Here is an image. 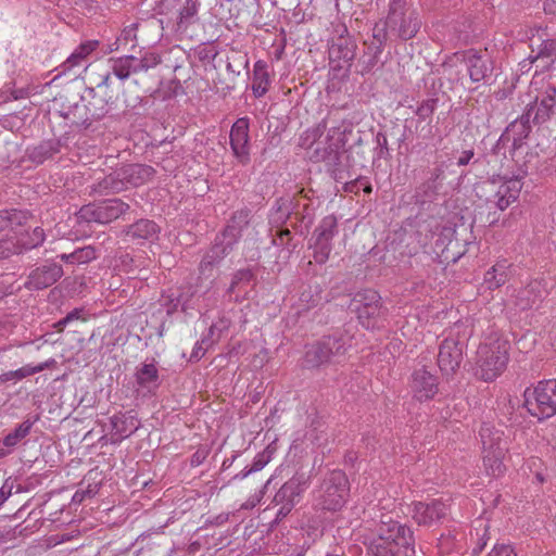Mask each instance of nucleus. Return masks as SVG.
Wrapping results in <instances>:
<instances>
[{
	"instance_id": "1",
	"label": "nucleus",
	"mask_w": 556,
	"mask_h": 556,
	"mask_svg": "<svg viewBox=\"0 0 556 556\" xmlns=\"http://www.w3.org/2000/svg\"><path fill=\"white\" fill-rule=\"evenodd\" d=\"M364 545L370 556H415L413 530L389 516H382Z\"/></svg>"
},
{
	"instance_id": "2",
	"label": "nucleus",
	"mask_w": 556,
	"mask_h": 556,
	"mask_svg": "<svg viewBox=\"0 0 556 556\" xmlns=\"http://www.w3.org/2000/svg\"><path fill=\"white\" fill-rule=\"evenodd\" d=\"M379 24L380 28L384 29L387 37L390 34L399 40L407 41L416 37L422 21L409 0H391L388 14Z\"/></svg>"
},
{
	"instance_id": "3",
	"label": "nucleus",
	"mask_w": 556,
	"mask_h": 556,
	"mask_svg": "<svg viewBox=\"0 0 556 556\" xmlns=\"http://www.w3.org/2000/svg\"><path fill=\"white\" fill-rule=\"evenodd\" d=\"M350 496V482L344 471L331 470L325 475L314 495V508L321 513H338Z\"/></svg>"
},
{
	"instance_id": "4",
	"label": "nucleus",
	"mask_w": 556,
	"mask_h": 556,
	"mask_svg": "<svg viewBox=\"0 0 556 556\" xmlns=\"http://www.w3.org/2000/svg\"><path fill=\"white\" fill-rule=\"evenodd\" d=\"M350 338L344 334L324 336L307 346L304 355L306 368H319L324 365L339 363L350 348Z\"/></svg>"
},
{
	"instance_id": "5",
	"label": "nucleus",
	"mask_w": 556,
	"mask_h": 556,
	"mask_svg": "<svg viewBox=\"0 0 556 556\" xmlns=\"http://www.w3.org/2000/svg\"><path fill=\"white\" fill-rule=\"evenodd\" d=\"M509 349V342L500 338L480 344L477 351L476 376L483 381L496 379L506 368Z\"/></svg>"
},
{
	"instance_id": "6",
	"label": "nucleus",
	"mask_w": 556,
	"mask_h": 556,
	"mask_svg": "<svg viewBox=\"0 0 556 556\" xmlns=\"http://www.w3.org/2000/svg\"><path fill=\"white\" fill-rule=\"evenodd\" d=\"M130 211V205L119 198H112L83 205L76 213V223L84 227L91 223L108 225Z\"/></svg>"
},
{
	"instance_id": "7",
	"label": "nucleus",
	"mask_w": 556,
	"mask_h": 556,
	"mask_svg": "<svg viewBox=\"0 0 556 556\" xmlns=\"http://www.w3.org/2000/svg\"><path fill=\"white\" fill-rule=\"evenodd\" d=\"M523 397V406L531 416L539 420L553 417L556 414V380H543L533 389L527 388Z\"/></svg>"
},
{
	"instance_id": "8",
	"label": "nucleus",
	"mask_w": 556,
	"mask_h": 556,
	"mask_svg": "<svg viewBox=\"0 0 556 556\" xmlns=\"http://www.w3.org/2000/svg\"><path fill=\"white\" fill-rule=\"evenodd\" d=\"M349 308L357 315L359 323L367 329L374 328L383 314L381 296L374 289L356 292L350 301Z\"/></svg>"
},
{
	"instance_id": "9",
	"label": "nucleus",
	"mask_w": 556,
	"mask_h": 556,
	"mask_svg": "<svg viewBox=\"0 0 556 556\" xmlns=\"http://www.w3.org/2000/svg\"><path fill=\"white\" fill-rule=\"evenodd\" d=\"M525 121H532L533 125L549 122L556 127V87L548 85L533 101L527 104L523 112Z\"/></svg>"
},
{
	"instance_id": "10",
	"label": "nucleus",
	"mask_w": 556,
	"mask_h": 556,
	"mask_svg": "<svg viewBox=\"0 0 556 556\" xmlns=\"http://www.w3.org/2000/svg\"><path fill=\"white\" fill-rule=\"evenodd\" d=\"M387 34L380 24L376 23L370 39L364 41V50L355 63V72L365 76L380 63L381 54L387 43Z\"/></svg>"
},
{
	"instance_id": "11",
	"label": "nucleus",
	"mask_w": 556,
	"mask_h": 556,
	"mask_svg": "<svg viewBox=\"0 0 556 556\" xmlns=\"http://www.w3.org/2000/svg\"><path fill=\"white\" fill-rule=\"evenodd\" d=\"M353 135L352 123L343 122L339 127H331L325 141H313L309 149L313 150L309 159L313 162H325L329 154H333L348 142V136Z\"/></svg>"
},
{
	"instance_id": "12",
	"label": "nucleus",
	"mask_w": 556,
	"mask_h": 556,
	"mask_svg": "<svg viewBox=\"0 0 556 556\" xmlns=\"http://www.w3.org/2000/svg\"><path fill=\"white\" fill-rule=\"evenodd\" d=\"M338 233V219L331 214L325 216L313 232L311 245L314 248L313 258L317 264H325L332 250V239Z\"/></svg>"
},
{
	"instance_id": "13",
	"label": "nucleus",
	"mask_w": 556,
	"mask_h": 556,
	"mask_svg": "<svg viewBox=\"0 0 556 556\" xmlns=\"http://www.w3.org/2000/svg\"><path fill=\"white\" fill-rule=\"evenodd\" d=\"M412 519L424 527H432L441 523L451 514V505L441 498L429 502H414L410 505Z\"/></svg>"
},
{
	"instance_id": "14",
	"label": "nucleus",
	"mask_w": 556,
	"mask_h": 556,
	"mask_svg": "<svg viewBox=\"0 0 556 556\" xmlns=\"http://www.w3.org/2000/svg\"><path fill=\"white\" fill-rule=\"evenodd\" d=\"M465 344L457 339L446 338L439 345L438 366L448 381L460 367Z\"/></svg>"
},
{
	"instance_id": "15",
	"label": "nucleus",
	"mask_w": 556,
	"mask_h": 556,
	"mask_svg": "<svg viewBox=\"0 0 556 556\" xmlns=\"http://www.w3.org/2000/svg\"><path fill=\"white\" fill-rule=\"evenodd\" d=\"M409 389L418 402H427L438 394L439 379L426 366L415 368L410 375Z\"/></svg>"
},
{
	"instance_id": "16",
	"label": "nucleus",
	"mask_w": 556,
	"mask_h": 556,
	"mask_svg": "<svg viewBox=\"0 0 556 556\" xmlns=\"http://www.w3.org/2000/svg\"><path fill=\"white\" fill-rule=\"evenodd\" d=\"M462 62L466 64L472 83L488 81L491 78L494 65L486 52L468 49L462 53Z\"/></svg>"
},
{
	"instance_id": "17",
	"label": "nucleus",
	"mask_w": 556,
	"mask_h": 556,
	"mask_svg": "<svg viewBox=\"0 0 556 556\" xmlns=\"http://www.w3.org/2000/svg\"><path fill=\"white\" fill-rule=\"evenodd\" d=\"M445 179V170L443 165H435L427 172L426 179L416 188L414 199L415 203L425 205L434 202L442 188Z\"/></svg>"
},
{
	"instance_id": "18",
	"label": "nucleus",
	"mask_w": 556,
	"mask_h": 556,
	"mask_svg": "<svg viewBox=\"0 0 556 556\" xmlns=\"http://www.w3.org/2000/svg\"><path fill=\"white\" fill-rule=\"evenodd\" d=\"M63 274L61 264L47 261L30 270L25 281V288L28 290L47 289L54 285Z\"/></svg>"
},
{
	"instance_id": "19",
	"label": "nucleus",
	"mask_w": 556,
	"mask_h": 556,
	"mask_svg": "<svg viewBox=\"0 0 556 556\" xmlns=\"http://www.w3.org/2000/svg\"><path fill=\"white\" fill-rule=\"evenodd\" d=\"M473 191L477 198L483 201L489 210L485 218H483V212H479V219L484 225H493L498 220L497 214V180L495 178L488 179L484 181L477 182Z\"/></svg>"
},
{
	"instance_id": "20",
	"label": "nucleus",
	"mask_w": 556,
	"mask_h": 556,
	"mask_svg": "<svg viewBox=\"0 0 556 556\" xmlns=\"http://www.w3.org/2000/svg\"><path fill=\"white\" fill-rule=\"evenodd\" d=\"M356 41L349 35H340L332 40L329 47L330 64H334L333 68H343L346 71L353 65L356 55Z\"/></svg>"
},
{
	"instance_id": "21",
	"label": "nucleus",
	"mask_w": 556,
	"mask_h": 556,
	"mask_svg": "<svg viewBox=\"0 0 556 556\" xmlns=\"http://www.w3.org/2000/svg\"><path fill=\"white\" fill-rule=\"evenodd\" d=\"M161 227L152 219L140 218L135 223L123 227L121 235L127 241L136 244H144L146 242H154L159 239Z\"/></svg>"
},
{
	"instance_id": "22",
	"label": "nucleus",
	"mask_w": 556,
	"mask_h": 556,
	"mask_svg": "<svg viewBox=\"0 0 556 556\" xmlns=\"http://www.w3.org/2000/svg\"><path fill=\"white\" fill-rule=\"evenodd\" d=\"M230 147L236 159L243 165L250 162L249 118H238L230 129Z\"/></svg>"
},
{
	"instance_id": "23",
	"label": "nucleus",
	"mask_w": 556,
	"mask_h": 556,
	"mask_svg": "<svg viewBox=\"0 0 556 556\" xmlns=\"http://www.w3.org/2000/svg\"><path fill=\"white\" fill-rule=\"evenodd\" d=\"M235 245L223 240L219 235H216L214 243L203 255L199 271L202 276L212 277L214 269L220 264V262L233 250Z\"/></svg>"
},
{
	"instance_id": "24",
	"label": "nucleus",
	"mask_w": 556,
	"mask_h": 556,
	"mask_svg": "<svg viewBox=\"0 0 556 556\" xmlns=\"http://www.w3.org/2000/svg\"><path fill=\"white\" fill-rule=\"evenodd\" d=\"M88 100L85 102L91 118L99 121L103 118L116 104L117 94L112 92H101L94 88L87 89Z\"/></svg>"
},
{
	"instance_id": "25",
	"label": "nucleus",
	"mask_w": 556,
	"mask_h": 556,
	"mask_svg": "<svg viewBox=\"0 0 556 556\" xmlns=\"http://www.w3.org/2000/svg\"><path fill=\"white\" fill-rule=\"evenodd\" d=\"M110 422L112 426V434L109 441L111 444L121 443L124 439L134 434L140 426L138 419L134 415H130V413L113 415L110 418Z\"/></svg>"
},
{
	"instance_id": "26",
	"label": "nucleus",
	"mask_w": 556,
	"mask_h": 556,
	"mask_svg": "<svg viewBox=\"0 0 556 556\" xmlns=\"http://www.w3.org/2000/svg\"><path fill=\"white\" fill-rule=\"evenodd\" d=\"M308 478L304 473H296L276 492L274 503L276 505H295V498L306 489Z\"/></svg>"
},
{
	"instance_id": "27",
	"label": "nucleus",
	"mask_w": 556,
	"mask_h": 556,
	"mask_svg": "<svg viewBox=\"0 0 556 556\" xmlns=\"http://www.w3.org/2000/svg\"><path fill=\"white\" fill-rule=\"evenodd\" d=\"M250 217L251 210L248 207L233 212L226 227L218 235L223 240H227L236 245L242 236L243 229L248 227Z\"/></svg>"
},
{
	"instance_id": "28",
	"label": "nucleus",
	"mask_w": 556,
	"mask_h": 556,
	"mask_svg": "<svg viewBox=\"0 0 556 556\" xmlns=\"http://www.w3.org/2000/svg\"><path fill=\"white\" fill-rule=\"evenodd\" d=\"M497 180V210H506L513 202H515L521 191L522 182L518 176L514 177H498Z\"/></svg>"
},
{
	"instance_id": "29",
	"label": "nucleus",
	"mask_w": 556,
	"mask_h": 556,
	"mask_svg": "<svg viewBox=\"0 0 556 556\" xmlns=\"http://www.w3.org/2000/svg\"><path fill=\"white\" fill-rule=\"evenodd\" d=\"M125 188L139 187L153 178L156 170L147 164H126L119 167Z\"/></svg>"
},
{
	"instance_id": "30",
	"label": "nucleus",
	"mask_w": 556,
	"mask_h": 556,
	"mask_svg": "<svg viewBox=\"0 0 556 556\" xmlns=\"http://www.w3.org/2000/svg\"><path fill=\"white\" fill-rule=\"evenodd\" d=\"M30 218L31 214L26 210H0V231L11 230L22 235Z\"/></svg>"
},
{
	"instance_id": "31",
	"label": "nucleus",
	"mask_w": 556,
	"mask_h": 556,
	"mask_svg": "<svg viewBox=\"0 0 556 556\" xmlns=\"http://www.w3.org/2000/svg\"><path fill=\"white\" fill-rule=\"evenodd\" d=\"M545 293L546 290L540 281H531L518 291L515 305L521 311L530 309L543 301Z\"/></svg>"
},
{
	"instance_id": "32",
	"label": "nucleus",
	"mask_w": 556,
	"mask_h": 556,
	"mask_svg": "<svg viewBox=\"0 0 556 556\" xmlns=\"http://www.w3.org/2000/svg\"><path fill=\"white\" fill-rule=\"evenodd\" d=\"M352 138L354 140L353 144L349 146L345 150L346 152V167L351 168H363L366 166L368 162L369 151L364 146L363 141V132L361 130H353L352 136H348V140Z\"/></svg>"
},
{
	"instance_id": "33",
	"label": "nucleus",
	"mask_w": 556,
	"mask_h": 556,
	"mask_svg": "<svg viewBox=\"0 0 556 556\" xmlns=\"http://www.w3.org/2000/svg\"><path fill=\"white\" fill-rule=\"evenodd\" d=\"M556 61V40H543L535 51L532 49L531 62H535V74L545 72L552 67Z\"/></svg>"
},
{
	"instance_id": "34",
	"label": "nucleus",
	"mask_w": 556,
	"mask_h": 556,
	"mask_svg": "<svg viewBox=\"0 0 556 556\" xmlns=\"http://www.w3.org/2000/svg\"><path fill=\"white\" fill-rule=\"evenodd\" d=\"M467 228L460 226L455 237L450 242L443 247V249L439 250L438 256L441 258V262L444 263H456L466 252H467V238H460L462 232H466Z\"/></svg>"
},
{
	"instance_id": "35",
	"label": "nucleus",
	"mask_w": 556,
	"mask_h": 556,
	"mask_svg": "<svg viewBox=\"0 0 556 556\" xmlns=\"http://www.w3.org/2000/svg\"><path fill=\"white\" fill-rule=\"evenodd\" d=\"M135 379L140 388L149 391L159 387L160 376L154 358H152L151 363H144L136 369Z\"/></svg>"
},
{
	"instance_id": "36",
	"label": "nucleus",
	"mask_w": 556,
	"mask_h": 556,
	"mask_svg": "<svg viewBox=\"0 0 556 556\" xmlns=\"http://www.w3.org/2000/svg\"><path fill=\"white\" fill-rule=\"evenodd\" d=\"M125 185L122 179V173L119 167L114 169L109 175L104 176L102 179L98 180L92 185V192L99 194H110V193H118L124 191Z\"/></svg>"
},
{
	"instance_id": "37",
	"label": "nucleus",
	"mask_w": 556,
	"mask_h": 556,
	"mask_svg": "<svg viewBox=\"0 0 556 556\" xmlns=\"http://www.w3.org/2000/svg\"><path fill=\"white\" fill-rule=\"evenodd\" d=\"M110 70L119 80L129 78L131 74H137L136 56L124 55L109 59Z\"/></svg>"
},
{
	"instance_id": "38",
	"label": "nucleus",
	"mask_w": 556,
	"mask_h": 556,
	"mask_svg": "<svg viewBox=\"0 0 556 556\" xmlns=\"http://www.w3.org/2000/svg\"><path fill=\"white\" fill-rule=\"evenodd\" d=\"M61 143L56 139L41 141L28 150V157L31 162L42 164L46 160L60 152Z\"/></svg>"
},
{
	"instance_id": "39",
	"label": "nucleus",
	"mask_w": 556,
	"mask_h": 556,
	"mask_svg": "<svg viewBox=\"0 0 556 556\" xmlns=\"http://www.w3.org/2000/svg\"><path fill=\"white\" fill-rule=\"evenodd\" d=\"M81 103H76L65 113H63V117L67 119L73 126L83 127L84 129H88L93 118L90 116V112L87 110L85 105L86 98L83 97Z\"/></svg>"
},
{
	"instance_id": "40",
	"label": "nucleus",
	"mask_w": 556,
	"mask_h": 556,
	"mask_svg": "<svg viewBox=\"0 0 556 556\" xmlns=\"http://www.w3.org/2000/svg\"><path fill=\"white\" fill-rule=\"evenodd\" d=\"M506 446H495L494 450L483 451V464L489 476H500L504 470L503 458Z\"/></svg>"
},
{
	"instance_id": "41",
	"label": "nucleus",
	"mask_w": 556,
	"mask_h": 556,
	"mask_svg": "<svg viewBox=\"0 0 556 556\" xmlns=\"http://www.w3.org/2000/svg\"><path fill=\"white\" fill-rule=\"evenodd\" d=\"M199 2L198 0H186L179 10V16L176 23L177 31H186L190 25L199 21L198 17Z\"/></svg>"
},
{
	"instance_id": "42",
	"label": "nucleus",
	"mask_w": 556,
	"mask_h": 556,
	"mask_svg": "<svg viewBox=\"0 0 556 556\" xmlns=\"http://www.w3.org/2000/svg\"><path fill=\"white\" fill-rule=\"evenodd\" d=\"M507 261L497 262L484 275V281L489 289H496L505 285L509 277Z\"/></svg>"
},
{
	"instance_id": "43",
	"label": "nucleus",
	"mask_w": 556,
	"mask_h": 556,
	"mask_svg": "<svg viewBox=\"0 0 556 556\" xmlns=\"http://www.w3.org/2000/svg\"><path fill=\"white\" fill-rule=\"evenodd\" d=\"M20 236L15 242L21 249V254L42 245L46 240V231L39 226L35 227L31 231L24 229Z\"/></svg>"
},
{
	"instance_id": "44",
	"label": "nucleus",
	"mask_w": 556,
	"mask_h": 556,
	"mask_svg": "<svg viewBox=\"0 0 556 556\" xmlns=\"http://www.w3.org/2000/svg\"><path fill=\"white\" fill-rule=\"evenodd\" d=\"M269 86V74L267 64L264 61H257L253 68L252 91L255 98L263 97Z\"/></svg>"
},
{
	"instance_id": "45",
	"label": "nucleus",
	"mask_w": 556,
	"mask_h": 556,
	"mask_svg": "<svg viewBox=\"0 0 556 556\" xmlns=\"http://www.w3.org/2000/svg\"><path fill=\"white\" fill-rule=\"evenodd\" d=\"M67 264H87L97 258V251L91 245L78 248L72 253H62L56 256Z\"/></svg>"
},
{
	"instance_id": "46",
	"label": "nucleus",
	"mask_w": 556,
	"mask_h": 556,
	"mask_svg": "<svg viewBox=\"0 0 556 556\" xmlns=\"http://www.w3.org/2000/svg\"><path fill=\"white\" fill-rule=\"evenodd\" d=\"M483 451L494 450L495 446H506L498 430L489 424H483L479 431Z\"/></svg>"
},
{
	"instance_id": "47",
	"label": "nucleus",
	"mask_w": 556,
	"mask_h": 556,
	"mask_svg": "<svg viewBox=\"0 0 556 556\" xmlns=\"http://www.w3.org/2000/svg\"><path fill=\"white\" fill-rule=\"evenodd\" d=\"M532 121H525L523 114L509 124L507 131H511L514 134V148H519L522 144V141L529 137L532 130Z\"/></svg>"
},
{
	"instance_id": "48",
	"label": "nucleus",
	"mask_w": 556,
	"mask_h": 556,
	"mask_svg": "<svg viewBox=\"0 0 556 556\" xmlns=\"http://www.w3.org/2000/svg\"><path fill=\"white\" fill-rule=\"evenodd\" d=\"M38 420V417H36L34 420L27 418L23 422H21L13 431L8 433L3 438V444L8 448H13L21 442L23 439H25L29 433L34 426V424Z\"/></svg>"
},
{
	"instance_id": "49",
	"label": "nucleus",
	"mask_w": 556,
	"mask_h": 556,
	"mask_svg": "<svg viewBox=\"0 0 556 556\" xmlns=\"http://www.w3.org/2000/svg\"><path fill=\"white\" fill-rule=\"evenodd\" d=\"M49 367V363L48 362H45V363H41L37 366H30V365H26L24 367H21L16 370H10V371H7V372H3L0 375V381L1 382H8V381H11V380H15V381H18V380H22L28 376H31V375H35L37 372H40L42 370H45L46 368Z\"/></svg>"
},
{
	"instance_id": "50",
	"label": "nucleus",
	"mask_w": 556,
	"mask_h": 556,
	"mask_svg": "<svg viewBox=\"0 0 556 556\" xmlns=\"http://www.w3.org/2000/svg\"><path fill=\"white\" fill-rule=\"evenodd\" d=\"M328 168V170L331 173V176L337 181H342L345 179V174H349L346 172V166H343L341 163V156L340 152H336L333 154H329L328 160L324 162ZM351 177V175H348V178Z\"/></svg>"
},
{
	"instance_id": "51",
	"label": "nucleus",
	"mask_w": 556,
	"mask_h": 556,
	"mask_svg": "<svg viewBox=\"0 0 556 556\" xmlns=\"http://www.w3.org/2000/svg\"><path fill=\"white\" fill-rule=\"evenodd\" d=\"M275 222L286 224L293 214V202L288 198H279L275 202Z\"/></svg>"
},
{
	"instance_id": "52",
	"label": "nucleus",
	"mask_w": 556,
	"mask_h": 556,
	"mask_svg": "<svg viewBox=\"0 0 556 556\" xmlns=\"http://www.w3.org/2000/svg\"><path fill=\"white\" fill-rule=\"evenodd\" d=\"M254 279V273L250 268L239 269L237 270L233 276L231 283L227 290L228 293H233L238 289H240L241 286L249 285Z\"/></svg>"
},
{
	"instance_id": "53",
	"label": "nucleus",
	"mask_w": 556,
	"mask_h": 556,
	"mask_svg": "<svg viewBox=\"0 0 556 556\" xmlns=\"http://www.w3.org/2000/svg\"><path fill=\"white\" fill-rule=\"evenodd\" d=\"M438 102L439 99L433 97L422 100L415 111L418 121L424 122L430 118L438 106Z\"/></svg>"
},
{
	"instance_id": "54",
	"label": "nucleus",
	"mask_w": 556,
	"mask_h": 556,
	"mask_svg": "<svg viewBox=\"0 0 556 556\" xmlns=\"http://www.w3.org/2000/svg\"><path fill=\"white\" fill-rule=\"evenodd\" d=\"M458 229L459 227L452 225H446L441 228L434 241V251L437 254L439 250L443 249L446 242H450L453 239V237H455V233L457 232Z\"/></svg>"
},
{
	"instance_id": "55",
	"label": "nucleus",
	"mask_w": 556,
	"mask_h": 556,
	"mask_svg": "<svg viewBox=\"0 0 556 556\" xmlns=\"http://www.w3.org/2000/svg\"><path fill=\"white\" fill-rule=\"evenodd\" d=\"M160 63V55L153 52L146 53L141 58L136 56V67L138 73L147 72L148 70L155 67Z\"/></svg>"
},
{
	"instance_id": "56",
	"label": "nucleus",
	"mask_w": 556,
	"mask_h": 556,
	"mask_svg": "<svg viewBox=\"0 0 556 556\" xmlns=\"http://www.w3.org/2000/svg\"><path fill=\"white\" fill-rule=\"evenodd\" d=\"M486 154L479 155L475 159V151L473 149L464 150L460 152L458 159H457V166H467L468 164L472 163V165L478 164H484L488 163Z\"/></svg>"
},
{
	"instance_id": "57",
	"label": "nucleus",
	"mask_w": 556,
	"mask_h": 556,
	"mask_svg": "<svg viewBox=\"0 0 556 556\" xmlns=\"http://www.w3.org/2000/svg\"><path fill=\"white\" fill-rule=\"evenodd\" d=\"M18 254H21V249L14 240L0 239V262Z\"/></svg>"
},
{
	"instance_id": "58",
	"label": "nucleus",
	"mask_w": 556,
	"mask_h": 556,
	"mask_svg": "<svg viewBox=\"0 0 556 556\" xmlns=\"http://www.w3.org/2000/svg\"><path fill=\"white\" fill-rule=\"evenodd\" d=\"M83 312H84V308H74L73 311H71L70 313L66 314L65 317H63L62 319H60L59 321H56L53 327L56 329V331L61 332L64 330V328L75 321V320H80V321H86V318L83 317Z\"/></svg>"
},
{
	"instance_id": "59",
	"label": "nucleus",
	"mask_w": 556,
	"mask_h": 556,
	"mask_svg": "<svg viewBox=\"0 0 556 556\" xmlns=\"http://www.w3.org/2000/svg\"><path fill=\"white\" fill-rule=\"evenodd\" d=\"M100 42L98 40H87L80 43L73 53L77 55L81 61H86V59L99 47Z\"/></svg>"
},
{
	"instance_id": "60",
	"label": "nucleus",
	"mask_w": 556,
	"mask_h": 556,
	"mask_svg": "<svg viewBox=\"0 0 556 556\" xmlns=\"http://www.w3.org/2000/svg\"><path fill=\"white\" fill-rule=\"evenodd\" d=\"M270 460V452L263 451L257 454L251 465V467L245 471V473H252L262 470Z\"/></svg>"
},
{
	"instance_id": "61",
	"label": "nucleus",
	"mask_w": 556,
	"mask_h": 556,
	"mask_svg": "<svg viewBox=\"0 0 556 556\" xmlns=\"http://www.w3.org/2000/svg\"><path fill=\"white\" fill-rule=\"evenodd\" d=\"M415 131L418 139H421L422 141L430 140L434 137L433 132V126L431 123L422 124V122L417 121Z\"/></svg>"
},
{
	"instance_id": "62",
	"label": "nucleus",
	"mask_w": 556,
	"mask_h": 556,
	"mask_svg": "<svg viewBox=\"0 0 556 556\" xmlns=\"http://www.w3.org/2000/svg\"><path fill=\"white\" fill-rule=\"evenodd\" d=\"M376 143H377V155L378 157L387 159L390 156L389 147H388V139L387 135L382 131H378L376 135Z\"/></svg>"
},
{
	"instance_id": "63",
	"label": "nucleus",
	"mask_w": 556,
	"mask_h": 556,
	"mask_svg": "<svg viewBox=\"0 0 556 556\" xmlns=\"http://www.w3.org/2000/svg\"><path fill=\"white\" fill-rule=\"evenodd\" d=\"M112 75L113 73L110 71L104 74L99 75V81L97 83L94 89L101 92H110L109 89L112 86Z\"/></svg>"
},
{
	"instance_id": "64",
	"label": "nucleus",
	"mask_w": 556,
	"mask_h": 556,
	"mask_svg": "<svg viewBox=\"0 0 556 556\" xmlns=\"http://www.w3.org/2000/svg\"><path fill=\"white\" fill-rule=\"evenodd\" d=\"M488 556H517V554L514 551L511 545H508V544H497L488 554Z\"/></svg>"
}]
</instances>
